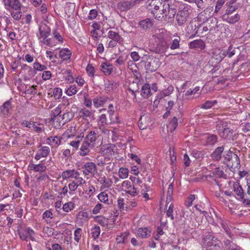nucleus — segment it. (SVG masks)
<instances>
[{
    "mask_svg": "<svg viewBox=\"0 0 250 250\" xmlns=\"http://www.w3.org/2000/svg\"><path fill=\"white\" fill-rule=\"evenodd\" d=\"M202 246L206 248L207 250H220L221 243L219 240L215 237L213 233L209 232H206L202 235L201 241Z\"/></svg>",
    "mask_w": 250,
    "mask_h": 250,
    "instance_id": "1",
    "label": "nucleus"
},
{
    "mask_svg": "<svg viewBox=\"0 0 250 250\" xmlns=\"http://www.w3.org/2000/svg\"><path fill=\"white\" fill-rule=\"evenodd\" d=\"M4 7L11 12V15L15 20H19L21 17V4L19 0H3Z\"/></svg>",
    "mask_w": 250,
    "mask_h": 250,
    "instance_id": "2",
    "label": "nucleus"
},
{
    "mask_svg": "<svg viewBox=\"0 0 250 250\" xmlns=\"http://www.w3.org/2000/svg\"><path fill=\"white\" fill-rule=\"evenodd\" d=\"M156 41L158 42L156 49L158 53H164L169 47L168 42L170 37L166 33L161 32L155 35Z\"/></svg>",
    "mask_w": 250,
    "mask_h": 250,
    "instance_id": "3",
    "label": "nucleus"
},
{
    "mask_svg": "<svg viewBox=\"0 0 250 250\" xmlns=\"http://www.w3.org/2000/svg\"><path fill=\"white\" fill-rule=\"evenodd\" d=\"M191 12L192 9L190 5L186 3L180 5L176 15V21L179 26H182L187 22Z\"/></svg>",
    "mask_w": 250,
    "mask_h": 250,
    "instance_id": "4",
    "label": "nucleus"
},
{
    "mask_svg": "<svg viewBox=\"0 0 250 250\" xmlns=\"http://www.w3.org/2000/svg\"><path fill=\"white\" fill-rule=\"evenodd\" d=\"M237 7H227L226 13L222 15V19L229 24H234L237 22L240 19V16L238 13H234Z\"/></svg>",
    "mask_w": 250,
    "mask_h": 250,
    "instance_id": "5",
    "label": "nucleus"
},
{
    "mask_svg": "<svg viewBox=\"0 0 250 250\" xmlns=\"http://www.w3.org/2000/svg\"><path fill=\"white\" fill-rule=\"evenodd\" d=\"M163 8L162 11L163 12L164 16L168 19L174 18L176 13L177 2L171 1L170 3H163Z\"/></svg>",
    "mask_w": 250,
    "mask_h": 250,
    "instance_id": "6",
    "label": "nucleus"
},
{
    "mask_svg": "<svg viewBox=\"0 0 250 250\" xmlns=\"http://www.w3.org/2000/svg\"><path fill=\"white\" fill-rule=\"evenodd\" d=\"M213 7H208L204 10L201 12L198 16V18L200 21H210L211 23H216V19H213L211 14V12L213 11Z\"/></svg>",
    "mask_w": 250,
    "mask_h": 250,
    "instance_id": "7",
    "label": "nucleus"
},
{
    "mask_svg": "<svg viewBox=\"0 0 250 250\" xmlns=\"http://www.w3.org/2000/svg\"><path fill=\"white\" fill-rule=\"evenodd\" d=\"M227 156L228 157H226V159H228L227 165L230 171L234 172L236 169L238 170L239 165L237 161L238 159L237 156L231 152H229L227 153Z\"/></svg>",
    "mask_w": 250,
    "mask_h": 250,
    "instance_id": "8",
    "label": "nucleus"
},
{
    "mask_svg": "<svg viewBox=\"0 0 250 250\" xmlns=\"http://www.w3.org/2000/svg\"><path fill=\"white\" fill-rule=\"evenodd\" d=\"M212 174H210L206 175H200V177H198L196 179L195 181H199L201 180H207L209 182H211L212 180H214L216 184L219 186V181L217 180L218 178L224 177V174L223 173H211Z\"/></svg>",
    "mask_w": 250,
    "mask_h": 250,
    "instance_id": "9",
    "label": "nucleus"
},
{
    "mask_svg": "<svg viewBox=\"0 0 250 250\" xmlns=\"http://www.w3.org/2000/svg\"><path fill=\"white\" fill-rule=\"evenodd\" d=\"M137 1V0H122L118 3L117 8L121 12L127 11L134 7Z\"/></svg>",
    "mask_w": 250,
    "mask_h": 250,
    "instance_id": "10",
    "label": "nucleus"
},
{
    "mask_svg": "<svg viewBox=\"0 0 250 250\" xmlns=\"http://www.w3.org/2000/svg\"><path fill=\"white\" fill-rule=\"evenodd\" d=\"M233 189L237 195L243 200V203L246 205L250 206V200L246 198V195L244 194L243 189L239 185V183H234L233 184Z\"/></svg>",
    "mask_w": 250,
    "mask_h": 250,
    "instance_id": "11",
    "label": "nucleus"
},
{
    "mask_svg": "<svg viewBox=\"0 0 250 250\" xmlns=\"http://www.w3.org/2000/svg\"><path fill=\"white\" fill-rule=\"evenodd\" d=\"M115 146L112 144H105L101 146V152L106 158H109L115 153Z\"/></svg>",
    "mask_w": 250,
    "mask_h": 250,
    "instance_id": "12",
    "label": "nucleus"
},
{
    "mask_svg": "<svg viewBox=\"0 0 250 250\" xmlns=\"http://www.w3.org/2000/svg\"><path fill=\"white\" fill-rule=\"evenodd\" d=\"M95 110H90L85 108H82L79 112L80 115L83 120L86 121L93 120L94 118Z\"/></svg>",
    "mask_w": 250,
    "mask_h": 250,
    "instance_id": "13",
    "label": "nucleus"
},
{
    "mask_svg": "<svg viewBox=\"0 0 250 250\" xmlns=\"http://www.w3.org/2000/svg\"><path fill=\"white\" fill-rule=\"evenodd\" d=\"M151 124V121L149 115L142 116L139 121V126L141 129H146Z\"/></svg>",
    "mask_w": 250,
    "mask_h": 250,
    "instance_id": "14",
    "label": "nucleus"
},
{
    "mask_svg": "<svg viewBox=\"0 0 250 250\" xmlns=\"http://www.w3.org/2000/svg\"><path fill=\"white\" fill-rule=\"evenodd\" d=\"M46 143L52 147H58L62 143V139L58 136H51L46 139Z\"/></svg>",
    "mask_w": 250,
    "mask_h": 250,
    "instance_id": "15",
    "label": "nucleus"
},
{
    "mask_svg": "<svg viewBox=\"0 0 250 250\" xmlns=\"http://www.w3.org/2000/svg\"><path fill=\"white\" fill-rule=\"evenodd\" d=\"M221 138L229 140H234L235 137L234 131L232 129H230L228 126L223 131V133L219 135Z\"/></svg>",
    "mask_w": 250,
    "mask_h": 250,
    "instance_id": "16",
    "label": "nucleus"
},
{
    "mask_svg": "<svg viewBox=\"0 0 250 250\" xmlns=\"http://www.w3.org/2000/svg\"><path fill=\"white\" fill-rule=\"evenodd\" d=\"M50 151V148L48 146H42L38 150L37 153L35 156V158L38 160L41 157H46L49 155Z\"/></svg>",
    "mask_w": 250,
    "mask_h": 250,
    "instance_id": "17",
    "label": "nucleus"
},
{
    "mask_svg": "<svg viewBox=\"0 0 250 250\" xmlns=\"http://www.w3.org/2000/svg\"><path fill=\"white\" fill-rule=\"evenodd\" d=\"M203 25H200L199 27L198 30L202 31V33L207 32L208 31H211L213 29L216 23H211L210 21H205L204 22Z\"/></svg>",
    "mask_w": 250,
    "mask_h": 250,
    "instance_id": "18",
    "label": "nucleus"
},
{
    "mask_svg": "<svg viewBox=\"0 0 250 250\" xmlns=\"http://www.w3.org/2000/svg\"><path fill=\"white\" fill-rule=\"evenodd\" d=\"M162 4L159 0H156V4L153 7L152 13L156 19H161L164 17L163 12L159 10L160 5Z\"/></svg>",
    "mask_w": 250,
    "mask_h": 250,
    "instance_id": "19",
    "label": "nucleus"
},
{
    "mask_svg": "<svg viewBox=\"0 0 250 250\" xmlns=\"http://www.w3.org/2000/svg\"><path fill=\"white\" fill-rule=\"evenodd\" d=\"M97 134L95 131L91 130L85 138L84 141L94 147Z\"/></svg>",
    "mask_w": 250,
    "mask_h": 250,
    "instance_id": "20",
    "label": "nucleus"
},
{
    "mask_svg": "<svg viewBox=\"0 0 250 250\" xmlns=\"http://www.w3.org/2000/svg\"><path fill=\"white\" fill-rule=\"evenodd\" d=\"M216 129L220 135L228 126V123L225 121L218 120L216 122Z\"/></svg>",
    "mask_w": 250,
    "mask_h": 250,
    "instance_id": "21",
    "label": "nucleus"
},
{
    "mask_svg": "<svg viewBox=\"0 0 250 250\" xmlns=\"http://www.w3.org/2000/svg\"><path fill=\"white\" fill-rule=\"evenodd\" d=\"M40 37L39 39L47 38L50 35V29L45 24L41 25L39 27Z\"/></svg>",
    "mask_w": 250,
    "mask_h": 250,
    "instance_id": "22",
    "label": "nucleus"
},
{
    "mask_svg": "<svg viewBox=\"0 0 250 250\" xmlns=\"http://www.w3.org/2000/svg\"><path fill=\"white\" fill-rule=\"evenodd\" d=\"M189 47L191 49H200L203 50L205 47V44L202 40H196L189 43Z\"/></svg>",
    "mask_w": 250,
    "mask_h": 250,
    "instance_id": "23",
    "label": "nucleus"
},
{
    "mask_svg": "<svg viewBox=\"0 0 250 250\" xmlns=\"http://www.w3.org/2000/svg\"><path fill=\"white\" fill-rule=\"evenodd\" d=\"M119 85L118 83L115 82H108L105 84V90L107 92H116Z\"/></svg>",
    "mask_w": 250,
    "mask_h": 250,
    "instance_id": "24",
    "label": "nucleus"
},
{
    "mask_svg": "<svg viewBox=\"0 0 250 250\" xmlns=\"http://www.w3.org/2000/svg\"><path fill=\"white\" fill-rule=\"evenodd\" d=\"M93 147H94L91 146L89 143L84 141L80 148V151L79 152L80 155H86L89 152L90 148H93Z\"/></svg>",
    "mask_w": 250,
    "mask_h": 250,
    "instance_id": "25",
    "label": "nucleus"
},
{
    "mask_svg": "<svg viewBox=\"0 0 250 250\" xmlns=\"http://www.w3.org/2000/svg\"><path fill=\"white\" fill-rule=\"evenodd\" d=\"M137 234L142 239L146 238L150 236L151 230L148 228H140L138 229Z\"/></svg>",
    "mask_w": 250,
    "mask_h": 250,
    "instance_id": "26",
    "label": "nucleus"
},
{
    "mask_svg": "<svg viewBox=\"0 0 250 250\" xmlns=\"http://www.w3.org/2000/svg\"><path fill=\"white\" fill-rule=\"evenodd\" d=\"M73 117V114L71 112H67L64 113L62 116H59L57 118V120L60 121V119H62V121H60V124L64 125L67 122H69Z\"/></svg>",
    "mask_w": 250,
    "mask_h": 250,
    "instance_id": "27",
    "label": "nucleus"
},
{
    "mask_svg": "<svg viewBox=\"0 0 250 250\" xmlns=\"http://www.w3.org/2000/svg\"><path fill=\"white\" fill-rule=\"evenodd\" d=\"M146 68L148 72H153L155 71L158 67V65L157 64L154 60H151L149 62H147L146 64Z\"/></svg>",
    "mask_w": 250,
    "mask_h": 250,
    "instance_id": "28",
    "label": "nucleus"
},
{
    "mask_svg": "<svg viewBox=\"0 0 250 250\" xmlns=\"http://www.w3.org/2000/svg\"><path fill=\"white\" fill-rule=\"evenodd\" d=\"M224 150L223 146H219L217 147L214 152L211 154V157L214 160L219 161L222 157V153Z\"/></svg>",
    "mask_w": 250,
    "mask_h": 250,
    "instance_id": "29",
    "label": "nucleus"
},
{
    "mask_svg": "<svg viewBox=\"0 0 250 250\" xmlns=\"http://www.w3.org/2000/svg\"><path fill=\"white\" fill-rule=\"evenodd\" d=\"M139 25L142 29L146 30L151 28L153 23L150 19H146L140 21Z\"/></svg>",
    "mask_w": 250,
    "mask_h": 250,
    "instance_id": "30",
    "label": "nucleus"
},
{
    "mask_svg": "<svg viewBox=\"0 0 250 250\" xmlns=\"http://www.w3.org/2000/svg\"><path fill=\"white\" fill-rule=\"evenodd\" d=\"M225 246L227 250H240L241 248L236 244L229 239L224 241Z\"/></svg>",
    "mask_w": 250,
    "mask_h": 250,
    "instance_id": "31",
    "label": "nucleus"
},
{
    "mask_svg": "<svg viewBox=\"0 0 250 250\" xmlns=\"http://www.w3.org/2000/svg\"><path fill=\"white\" fill-rule=\"evenodd\" d=\"M11 108V103L10 101H7L0 106V112L3 115L7 116Z\"/></svg>",
    "mask_w": 250,
    "mask_h": 250,
    "instance_id": "32",
    "label": "nucleus"
},
{
    "mask_svg": "<svg viewBox=\"0 0 250 250\" xmlns=\"http://www.w3.org/2000/svg\"><path fill=\"white\" fill-rule=\"evenodd\" d=\"M205 145L213 146L217 142V137L214 134L208 135L205 137Z\"/></svg>",
    "mask_w": 250,
    "mask_h": 250,
    "instance_id": "33",
    "label": "nucleus"
},
{
    "mask_svg": "<svg viewBox=\"0 0 250 250\" xmlns=\"http://www.w3.org/2000/svg\"><path fill=\"white\" fill-rule=\"evenodd\" d=\"M101 70L106 75H110L113 71L112 65L107 63H102L101 65Z\"/></svg>",
    "mask_w": 250,
    "mask_h": 250,
    "instance_id": "34",
    "label": "nucleus"
},
{
    "mask_svg": "<svg viewBox=\"0 0 250 250\" xmlns=\"http://www.w3.org/2000/svg\"><path fill=\"white\" fill-rule=\"evenodd\" d=\"M71 56V51L67 48L62 49L60 51L59 56L63 61H67Z\"/></svg>",
    "mask_w": 250,
    "mask_h": 250,
    "instance_id": "35",
    "label": "nucleus"
},
{
    "mask_svg": "<svg viewBox=\"0 0 250 250\" xmlns=\"http://www.w3.org/2000/svg\"><path fill=\"white\" fill-rule=\"evenodd\" d=\"M178 125V119L176 117H174L173 119L167 125L168 131L172 132L175 130Z\"/></svg>",
    "mask_w": 250,
    "mask_h": 250,
    "instance_id": "36",
    "label": "nucleus"
},
{
    "mask_svg": "<svg viewBox=\"0 0 250 250\" xmlns=\"http://www.w3.org/2000/svg\"><path fill=\"white\" fill-rule=\"evenodd\" d=\"M82 168H84L87 172H92L97 170L96 165L92 162L85 163L82 166Z\"/></svg>",
    "mask_w": 250,
    "mask_h": 250,
    "instance_id": "37",
    "label": "nucleus"
},
{
    "mask_svg": "<svg viewBox=\"0 0 250 250\" xmlns=\"http://www.w3.org/2000/svg\"><path fill=\"white\" fill-rule=\"evenodd\" d=\"M83 138V135H82V136L81 135L77 136L75 138V140H73L70 142V143H69L70 145L75 148H78L79 146V144L81 142H82Z\"/></svg>",
    "mask_w": 250,
    "mask_h": 250,
    "instance_id": "38",
    "label": "nucleus"
},
{
    "mask_svg": "<svg viewBox=\"0 0 250 250\" xmlns=\"http://www.w3.org/2000/svg\"><path fill=\"white\" fill-rule=\"evenodd\" d=\"M108 37L111 40L115 41H123V38L119 35V33L110 30L108 31Z\"/></svg>",
    "mask_w": 250,
    "mask_h": 250,
    "instance_id": "39",
    "label": "nucleus"
},
{
    "mask_svg": "<svg viewBox=\"0 0 250 250\" xmlns=\"http://www.w3.org/2000/svg\"><path fill=\"white\" fill-rule=\"evenodd\" d=\"M105 101V99L101 97H96L93 101L94 106L97 108L102 106Z\"/></svg>",
    "mask_w": 250,
    "mask_h": 250,
    "instance_id": "40",
    "label": "nucleus"
},
{
    "mask_svg": "<svg viewBox=\"0 0 250 250\" xmlns=\"http://www.w3.org/2000/svg\"><path fill=\"white\" fill-rule=\"evenodd\" d=\"M128 235L129 232H125L122 233L120 235L117 236V237L116 238V241L117 243H125Z\"/></svg>",
    "mask_w": 250,
    "mask_h": 250,
    "instance_id": "41",
    "label": "nucleus"
},
{
    "mask_svg": "<svg viewBox=\"0 0 250 250\" xmlns=\"http://www.w3.org/2000/svg\"><path fill=\"white\" fill-rule=\"evenodd\" d=\"M150 93V85L146 83L142 88L141 95L145 98L148 97V95Z\"/></svg>",
    "mask_w": 250,
    "mask_h": 250,
    "instance_id": "42",
    "label": "nucleus"
},
{
    "mask_svg": "<svg viewBox=\"0 0 250 250\" xmlns=\"http://www.w3.org/2000/svg\"><path fill=\"white\" fill-rule=\"evenodd\" d=\"M99 123H100L99 129H102V126H106L107 125L106 114L104 113L102 114V115L99 118Z\"/></svg>",
    "mask_w": 250,
    "mask_h": 250,
    "instance_id": "43",
    "label": "nucleus"
},
{
    "mask_svg": "<svg viewBox=\"0 0 250 250\" xmlns=\"http://www.w3.org/2000/svg\"><path fill=\"white\" fill-rule=\"evenodd\" d=\"M100 228L98 226H95L91 229V233L94 239H96L100 234Z\"/></svg>",
    "mask_w": 250,
    "mask_h": 250,
    "instance_id": "44",
    "label": "nucleus"
},
{
    "mask_svg": "<svg viewBox=\"0 0 250 250\" xmlns=\"http://www.w3.org/2000/svg\"><path fill=\"white\" fill-rule=\"evenodd\" d=\"M217 103V101H207L204 104L201 105V108L203 109H208L211 108L215 104Z\"/></svg>",
    "mask_w": 250,
    "mask_h": 250,
    "instance_id": "45",
    "label": "nucleus"
},
{
    "mask_svg": "<svg viewBox=\"0 0 250 250\" xmlns=\"http://www.w3.org/2000/svg\"><path fill=\"white\" fill-rule=\"evenodd\" d=\"M98 199L101 202L109 204L107 194L105 192H101L98 196Z\"/></svg>",
    "mask_w": 250,
    "mask_h": 250,
    "instance_id": "46",
    "label": "nucleus"
},
{
    "mask_svg": "<svg viewBox=\"0 0 250 250\" xmlns=\"http://www.w3.org/2000/svg\"><path fill=\"white\" fill-rule=\"evenodd\" d=\"M180 37H177V38L172 40V42L170 43V48L171 49L174 50L179 48L180 47Z\"/></svg>",
    "mask_w": 250,
    "mask_h": 250,
    "instance_id": "47",
    "label": "nucleus"
},
{
    "mask_svg": "<svg viewBox=\"0 0 250 250\" xmlns=\"http://www.w3.org/2000/svg\"><path fill=\"white\" fill-rule=\"evenodd\" d=\"M96 221L103 227L108 225V219L103 216H97L96 218Z\"/></svg>",
    "mask_w": 250,
    "mask_h": 250,
    "instance_id": "48",
    "label": "nucleus"
},
{
    "mask_svg": "<svg viewBox=\"0 0 250 250\" xmlns=\"http://www.w3.org/2000/svg\"><path fill=\"white\" fill-rule=\"evenodd\" d=\"M77 92V86L75 85L70 86L66 91L65 93L69 96L75 95Z\"/></svg>",
    "mask_w": 250,
    "mask_h": 250,
    "instance_id": "49",
    "label": "nucleus"
},
{
    "mask_svg": "<svg viewBox=\"0 0 250 250\" xmlns=\"http://www.w3.org/2000/svg\"><path fill=\"white\" fill-rule=\"evenodd\" d=\"M42 218L47 223H48L51 222V219L53 218V215L50 210H46L42 214Z\"/></svg>",
    "mask_w": 250,
    "mask_h": 250,
    "instance_id": "50",
    "label": "nucleus"
},
{
    "mask_svg": "<svg viewBox=\"0 0 250 250\" xmlns=\"http://www.w3.org/2000/svg\"><path fill=\"white\" fill-rule=\"evenodd\" d=\"M62 105H59L51 111V119L57 117L62 112Z\"/></svg>",
    "mask_w": 250,
    "mask_h": 250,
    "instance_id": "51",
    "label": "nucleus"
},
{
    "mask_svg": "<svg viewBox=\"0 0 250 250\" xmlns=\"http://www.w3.org/2000/svg\"><path fill=\"white\" fill-rule=\"evenodd\" d=\"M173 187L172 184H170L167 191V203L170 202L172 200V195L173 194Z\"/></svg>",
    "mask_w": 250,
    "mask_h": 250,
    "instance_id": "52",
    "label": "nucleus"
},
{
    "mask_svg": "<svg viewBox=\"0 0 250 250\" xmlns=\"http://www.w3.org/2000/svg\"><path fill=\"white\" fill-rule=\"evenodd\" d=\"M74 207V204L70 202L64 204L62 207V209L64 211L68 212L72 210Z\"/></svg>",
    "mask_w": 250,
    "mask_h": 250,
    "instance_id": "53",
    "label": "nucleus"
},
{
    "mask_svg": "<svg viewBox=\"0 0 250 250\" xmlns=\"http://www.w3.org/2000/svg\"><path fill=\"white\" fill-rule=\"evenodd\" d=\"M75 4L74 3L68 2L66 4L65 12L68 14H71L74 11Z\"/></svg>",
    "mask_w": 250,
    "mask_h": 250,
    "instance_id": "54",
    "label": "nucleus"
},
{
    "mask_svg": "<svg viewBox=\"0 0 250 250\" xmlns=\"http://www.w3.org/2000/svg\"><path fill=\"white\" fill-rule=\"evenodd\" d=\"M127 193L131 196L134 197L138 194L139 191L137 188H135L134 185L127 190Z\"/></svg>",
    "mask_w": 250,
    "mask_h": 250,
    "instance_id": "55",
    "label": "nucleus"
},
{
    "mask_svg": "<svg viewBox=\"0 0 250 250\" xmlns=\"http://www.w3.org/2000/svg\"><path fill=\"white\" fill-rule=\"evenodd\" d=\"M34 69L38 71H43L47 69V66L45 65L41 64L38 62H36L33 63Z\"/></svg>",
    "mask_w": 250,
    "mask_h": 250,
    "instance_id": "56",
    "label": "nucleus"
},
{
    "mask_svg": "<svg viewBox=\"0 0 250 250\" xmlns=\"http://www.w3.org/2000/svg\"><path fill=\"white\" fill-rule=\"evenodd\" d=\"M173 208H174V205L172 204H171L169 205L168 209L166 211L167 217H170L171 220H174V219L173 215Z\"/></svg>",
    "mask_w": 250,
    "mask_h": 250,
    "instance_id": "57",
    "label": "nucleus"
},
{
    "mask_svg": "<svg viewBox=\"0 0 250 250\" xmlns=\"http://www.w3.org/2000/svg\"><path fill=\"white\" fill-rule=\"evenodd\" d=\"M62 95V90L58 87L55 88L53 91L54 98L56 100L59 99Z\"/></svg>",
    "mask_w": 250,
    "mask_h": 250,
    "instance_id": "58",
    "label": "nucleus"
},
{
    "mask_svg": "<svg viewBox=\"0 0 250 250\" xmlns=\"http://www.w3.org/2000/svg\"><path fill=\"white\" fill-rule=\"evenodd\" d=\"M20 237L23 240L27 241L28 234L25 229L18 230Z\"/></svg>",
    "mask_w": 250,
    "mask_h": 250,
    "instance_id": "59",
    "label": "nucleus"
},
{
    "mask_svg": "<svg viewBox=\"0 0 250 250\" xmlns=\"http://www.w3.org/2000/svg\"><path fill=\"white\" fill-rule=\"evenodd\" d=\"M195 195L193 194L190 195L185 201V205L187 207H189L192 206V202L195 200Z\"/></svg>",
    "mask_w": 250,
    "mask_h": 250,
    "instance_id": "60",
    "label": "nucleus"
},
{
    "mask_svg": "<svg viewBox=\"0 0 250 250\" xmlns=\"http://www.w3.org/2000/svg\"><path fill=\"white\" fill-rule=\"evenodd\" d=\"M82 229L77 228L74 231V239L77 242H79L81 237Z\"/></svg>",
    "mask_w": 250,
    "mask_h": 250,
    "instance_id": "61",
    "label": "nucleus"
},
{
    "mask_svg": "<svg viewBox=\"0 0 250 250\" xmlns=\"http://www.w3.org/2000/svg\"><path fill=\"white\" fill-rule=\"evenodd\" d=\"M86 71L89 76H94L95 73V69L94 67L91 64H88L86 67Z\"/></svg>",
    "mask_w": 250,
    "mask_h": 250,
    "instance_id": "62",
    "label": "nucleus"
},
{
    "mask_svg": "<svg viewBox=\"0 0 250 250\" xmlns=\"http://www.w3.org/2000/svg\"><path fill=\"white\" fill-rule=\"evenodd\" d=\"M167 152L169 153V158H170V164L171 165L173 164L174 162L176 160V154L174 151H173L172 152L171 151L170 148L169 149Z\"/></svg>",
    "mask_w": 250,
    "mask_h": 250,
    "instance_id": "63",
    "label": "nucleus"
},
{
    "mask_svg": "<svg viewBox=\"0 0 250 250\" xmlns=\"http://www.w3.org/2000/svg\"><path fill=\"white\" fill-rule=\"evenodd\" d=\"M128 157L132 160H134L136 162H137L138 165H139V166L141 165V160L138 155L133 153H130L128 154Z\"/></svg>",
    "mask_w": 250,
    "mask_h": 250,
    "instance_id": "64",
    "label": "nucleus"
}]
</instances>
